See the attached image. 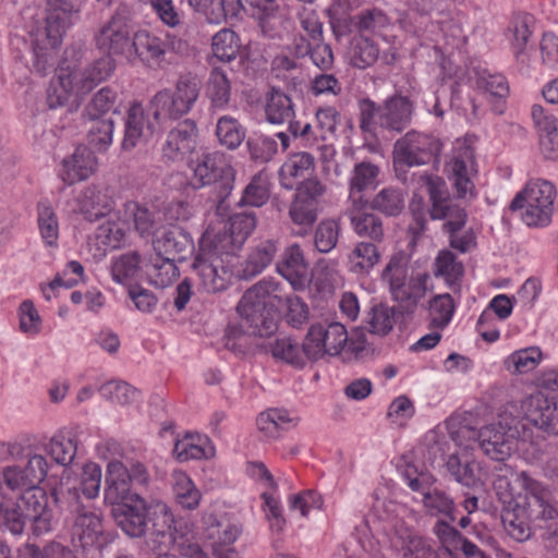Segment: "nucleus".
Segmentation results:
<instances>
[{
	"label": "nucleus",
	"instance_id": "1",
	"mask_svg": "<svg viewBox=\"0 0 558 558\" xmlns=\"http://www.w3.org/2000/svg\"><path fill=\"white\" fill-rule=\"evenodd\" d=\"M287 308V320L299 327L308 317V307L302 299L284 292L280 282L263 279L248 288L236 305L240 324L229 325L225 347L233 353L245 354L251 348V337H269L277 330L280 310Z\"/></svg>",
	"mask_w": 558,
	"mask_h": 558
},
{
	"label": "nucleus",
	"instance_id": "2",
	"mask_svg": "<svg viewBox=\"0 0 558 558\" xmlns=\"http://www.w3.org/2000/svg\"><path fill=\"white\" fill-rule=\"evenodd\" d=\"M47 493L27 494L16 500L0 502V531L17 536L23 534L31 522L35 536L47 534L52 529V510L48 505Z\"/></svg>",
	"mask_w": 558,
	"mask_h": 558
},
{
	"label": "nucleus",
	"instance_id": "3",
	"mask_svg": "<svg viewBox=\"0 0 558 558\" xmlns=\"http://www.w3.org/2000/svg\"><path fill=\"white\" fill-rule=\"evenodd\" d=\"M513 512L512 521L507 520L504 527L518 542L529 539L533 527L542 529L544 523L558 517L551 492L538 481L530 484L521 502L514 505Z\"/></svg>",
	"mask_w": 558,
	"mask_h": 558
},
{
	"label": "nucleus",
	"instance_id": "4",
	"mask_svg": "<svg viewBox=\"0 0 558 558\" xmlns=\"http://www.w3.org/2000/svg\"><path fill=\"white\" fill-rule=\"evenodd\" d=\"M50 497L57 507L62 508L64 502L69 505L73 514L71 541L74 546L86 550L93 547L101 548L106 544L101 519L81 502L78 489L64 490L62 487H53Z\"/></svg>",
	"mask_w": 558,
	"mask_h": 558
},
{
	"label": "nucleus",
	"instance_id": "5",
	"mask_svg": "<svg viewBox=\"0 0 558 558\" xmlns=\"http://www.w3.org/2000/svg\"><path fill=\"white\" fill-rule=\"evenodd\" d=\"M234 255L220 248V245L209 238V231L202 235L191 268L206 292L217 293L228 287L232 277L231 259Z\"/></svg>",
	"mask_w": 558,
	"mask_h": 558
},
{
	"label": "nucleus",
	"instance_id": "6",
	"mask_svg": "<svg viewBox=\"0 0 558 558\" xmlns=\"http://www.w3.org/2000/svg\"><path fill=\"white\" fill-rule=\"evenodd\" d=\"M195 187L209 186L217 214L226 215L230 208V195L234 187L235 170L220 153L203 154L194 167Z\"/></svg>",
	"mask_w": 558,
	"mask_h": 558
},
{
	"label": "nucleus",
	"instance_id": "7",
	"mask_svg": "<svg viewBox=\"0 0 558 558\" xmlns=\"http://www.w3.org/2000/svg\"><path fill=\"white\" fill-rule=\"evenodd\" d=\"M409 258L403 252L393 254L383 270L381 277L389 283V290L395 301L403 305L405 313H413L418 301L427 291V272L417 274L408 281Z\"/></svg>",
	"mask_w": 558,
	"mask_h": 558
},
{
	"label": "nucleus",
	"instance_id": "8",
	"mask_svg": "<svg viewBox=\"0 0 558 558\" xmlns=\"http://www.w3.org/2000/svg\"><path fill=\"white\" fill-rule=\"evenodd\" d=\"M459 434L470 433L481 450L490 459L504 463L515 450L520 436L519 421L511 415H500L497 423L483 426L478 430L461 427Z\"/></svg>",
	"mask_w": 558,
	"mask_h": 558
},
{
	"label": "nucleus",
	"instance_id": "9",
	"mask_svg": "<svg viewBox=\"0 0 558 558\" xmlns=\"http://www.w3.org/2000/svg\"><path fill=\"white\" fill-rule=\"evenodd\" d=\"M132 11L129 5L120 4L111 17L95 33V45L106 56L123 57L132 62Z\"/></svg>",
	"mask_w": 558,
	"mask_h": 558
},
{
	"label": "nucleus",
	"instance_id": "10",
	"mask_svg": "<svg viewBox=\"0 0 558 558\" xmlns=\"http://www.w3.org/2000/svg\"><path fill=\"white\" fill-rule=\"evenodd\" d=\"M556 197L554 184L545 180L530 181L510 204V209L525 208L522 219L527 226H546L551 220Z\"/></svg>",
	"mask_w": 558,
	"mask_h": 558
},
{
	"label": "nucleus",
	"instance_id": "11",
	"mask_svg": "<svg viewBox=\"0 0 558 558\" xmlns=\"http://www.w3.org/2000/svg\"><path fill=\"white\" fill-rule=\"evenodd\" d=\"M493 488L499 501L502 504L501 521L502 524L509 520L512 521L514 514V505H519L524 494L530 489V484L536 480L532 478L524 471H517L507 463H498L493 469Z\"/></svg>",
	"mask_w": 558,
	"mask_h": 558
},
{
	"label": "nucleus",
	"instance_id": "12",
	"mask_svg": "<svg viewBox=\"0 0 558 558\" xmlns=\"http://www.w3.org/2000/svg\"><path fill=\"white\" fill-rule=\"evenodd\" d=\"M147 545L156 553L166 551L181 535L189 532V526L175 519L171 509L161 500H149Z\"/></svg>",
	"mask_w": 558,
	"mask_h": 558
},
{
	"label": "nucleus",
	"instance_id": "13",
	"mask_svg": "<svg viewBox=\"0 0 558 558\" xmlns=\"http://www.w3.org/2000/svg\"><path fill=\"white\" fill-rule=\"evenodd\" d=\"M48 463L44 456L34 454L26 463L8 465L3 468L1 478L4 485L12 492H19V497L27 494L46 493L39 487L47 476Z\"/></svg>",
	"mask_w": 558,
	"mask_h": 558
},
{
	"label": "nucleus",
	"instance_id": "14",
	"mask_svg": "<svg viewBox=\"0 0 558 558\" xmlns=\"http://www.w3.org/2000/svg\"><path fill=\"white\" fill-rule=\"evenodd\" d=\"M440 149L439 140L428 134L410 131L395 143L393 158L399 165L421 166L436 159Z\"/></svg>",
	"mask_w": 558,
	"mask_h": 558
},
{
	"label": "nucleus",
	"instance_id": "15",
	"mask_svg": "<svg viewBox=\"0 0 558 558\" xmlns=\"http://www.w3.org/2000/svg\"><path fill=\"white\" fill-rule=\"evenodd\" d=\"M427 189L432 202L430 217L446 220L444 230L447 233L463 229L468 215L463 208L449 199L445 182L439 179L428 180Z\"/></svg>",
	"mask_w": 558,
	"mask_h": 558
},
{
	"label": "nucleus",
	"instance_id": "16",
	"mask_svg": "<svg viewBox=\"0 0 558 558\" xmlns=\"http://www.w3.org/2000/svg\"><path fill=\"white\" fill-rule=\"evenodd\" d=\"M149 501L142 496H135L129 504L116 506L111 515L116 525L131 538H142L148 532Z\"/></svg>",
	"mask_w": 558,
	"mask_h": 558
},
{
	"label": "nucleus",
	"instance_id": "17",
	"mask_svg": "<svg viewBox=\"0 0 558 558\" xmlns=\"http://www.w3.org/2000/svg\"><path fill=\"white\" fill-rule=\"evenodd\" d=\"M231 209L232 207L230 206L225 215L229 219V229L217 233L209 232V238L219 244L220 248L236 254L256 228L257 218L253 210L230 214Z\"/></svg>",
	"mask_w": 558,
	"mask_h": 558
},
{
	"label": "nucleus",
	"instance_id": "18",
	"mask_svg": "<svg viewBox=\"0 0 558 558\" xmlns=\"http://www.w3.org/2000/svg\"><path fill=\"white\" fill-rule=\"evenodd\" d=\"M156 255L183 262L194 252L191 234L178 225L160 227L153 241Z\"/></svg>",
	"mask_w": 558,
	"mask_h": 558
},
{
	"label": "nucleus",
	"instance_id": "19",
	"mask_svg": "<svg viewBox=\"0 0 558 558\" xmlns=\"http://www.w3.org/2000/svg\"><path fill=\"white\" fill-rule=\"evenodd\" d=\"M525 418L549 435L558 436V400L538 391L522 405Z\"/></svg>",
	"mask_w": 558,
	"mask_h": 558
},
{
	"label": "nucleus",
	"instance_id": "20",
	"mask_svg": "<svg viewBox=\"0 0 558 558\" xmlns=\"http://www.w3.org/2000/svg\"><path fill=\"white\" fill-rule=\"evenodd\" d=\"M78 12L76 0H48L47 15L39 27L40 37H50L52 43H62L63 35Z\"/></svg>",
	"mask_w": 558,
	"mask_h": 558
},
{
	"label": "nucleus",
	"instance_id": "21",
	"mask_svg": "<svg viewBox=\"0 0 558 558\" xmlns=\"http://www.w3.org/2000/svg\"><path fill=\"white\" fill-rule=\"evenodd\" d=\"M413 104L401 95L387 98L379 110V129L391 133H401L412 122Z\"/></svg>",
	"mask_w": 558,
	"mask_h": 558
},
{
	"label": "nucleus",
	"instance_id": "22",
	"mask_svg": "<svg viewBox=\"0 0 558 558\" xmlns=\"http://www.w3.org/2000/svg\"><path fill=\"white\" fill-rule=\"evenodd\" d=\"M276 269L293 289H303L307 282L308 264L303 250L296 243L287 246L281 253Z\"/></svg>",
	"mask_w": 558,
	"mask_h": 558
},
{
	"label": "nucleus",
	"instance_id": "23",
	"mask_svg": "<svg viewBox=\"0 0 558 558\" xmlns=\"http://www.w3.org/2000/svg\"><path fill=\"white\" fill-rule=\"evenodd\" d=\"M126 465L118 460H112L107 465L105 487V501L116 508L122 502L129 504L135 496H141L131 490V484L126 480Z\"/></svg>",
	"mask_w": 558,
	"mask_h": 558
},
{
	"label": "nucleus",
	"instance_id": "24",
	"mask_svg": "<svg viewBox=\"0 0 558 558\" xmlns=\"http://www.w3.org/2000/svg\"><path fill=\"white\" fill-rule=\"evenodd\" d=\"M197 136L195 121L186 119L177 124L167 135L162 155L168 160H179L192 151Z\"/></svg>",
	"mask_w": 558,
	"mask_h": 558
},
{
	"label": "nucleus",
	"instance_id": "25",
	"mask_svg": "<svg viewBox=\"0 0 558 558\" xmlns=\"http://www.w3.org/2000/svg\"><path fill=\"white\" fill-rule=\"evenodd\" d=\"M96 166L97 160L90 149L85 146L77 147L71 158L63 160L61 178L64 183L72 185L89 178Z\"/></svg>",
	"mask_w": 558,
	"mask_h": 558
},
{
	"label": "nucleus",
	"instance_id": "26",
	"mask_svg": "<svg viewBox=\"0 0 558 558\" xmlns=\"http://www.w3.org/2000/svg\"><path fill=\"white\" fill-rule=\"evenodd\" d=\"M532 118L542 132L541 149L548 159H558V120L539 105L532 107Z\"/></svg>",
	"mask_w": 558,
	"mask_h": 558
},
{
	"label": "nucleus",
	"instance_id": "27",
	"mask_svg": "<svg viewBox=\"0 0 558 558\" xmlns=\"http://www.w3.org/2000/svg\"><path fill=\"white\" fill-rule=\"evenodd\" d=\"M32 40V68L39 75L45 76L54 69L56 50L61 43H52L50 37H40L39 27L36 26L31 33Z\"/></svg>",
	"mask_w": 558,
	"mask_h": 558
},
{
	"label": "nucleus",
	"instance_id": "28",
	"mask_svg": "<svg viewBox=\"0 0 558 558\" xmlns=\"http://www.w3.org/2000/svg\"><path fill=\"white\" fill-rule=\"evenodd\" d=\"M153 133L151 125L147 121L144 109L140 104H133L126 113L124 121L123 150H132L140 141Z\"/></svg>",
	"mask_w": 558,
	"mask_h": 558
},
{
	"label": "nucleus",
	"instance_id": "29",
	"mask_svg": "<svg viewBox=\"0 0 558 558\" xmlns=\"http://www.w3.org/2000/svg\"><path fill=\"white\" fill-rule=\"evenodd\" d=\"M166 53L165 43L148 31L134 32L132 37V62L140 59L143 62H159Z\"/></svg>",
	"mask_w": 558,
	"mask_h": 558
},
{
	"label": "nucleus",
	"instance_id": "30",
	"mask_svg": "<svg viewBox=\"0 0 558 558\" xmlns=\"http://www.w3.org/2000/svg\"><path fill=\"white\" fill-rule=\"evenodd\" d=\"M114 68V59L104 54L86 66L82 72L74 74L73 82L83 93L89 92L97 84L107 80L112 74Z\"/></svg>",
	"mask_w": 558,
	"mask_h": 558
},
{
	"label": "nucleus",
	"instance_id": "31",
	"mask_svg": "<svg viewBox=\"0 0 558 558\" xmlns=\"http://www.w3.org/2000/svg\"><path fill=\"white\" fill-rule=\"evenodd\" d=\"M314 169V157L310 153L294 154L280 169L281 185L291 190L298 181L311 179Z\"/></svg>",
	"mask_w": 558,
	"mask_h": 558
},
{
	"label": "nucleus",
	"instance_id": "32",
	"mask_svg": "<svg viewBox=\"0 0 558 558\" xmlns=\"http://www.w3.org/2000/svg\"><path fill=\"white\" fill-rule=\"evenodd\" d=\"M206 97L209 99L210 109L223 110L231 99V84L226 71L220 66H213L206 82Z\"/></svg>",
	"mask_w": 558,
	"mask_h": 558
},
{
	"label": "nucleus",
	"instance_id": "33",
	"mask_svg": "<svg viewBox=\"0 0 558 558\" xmlns=\"http://www.w3.org/2000/svg\"><path fill=\"white\" fill-rule=\"evenodd\" d=\"M277 252V241L264 240L259 242L247 256L241 270V278L247 280L259 275L271 264Z\"/></svg>",
	"mask_w": 558,
	"mask_h": 558
},
{
	"label": "nucleus",
	"instance_id": "34",
	"mask_svg": "<svg viewBox=\"0 0 558 558\" xmlns=\"http://www.w3.org/2000/svg\"><path fill=\"white\" fill-rule=\"evenodd\" d=\"M433 274L444 278L447 286L453 291L460 290V280L464 275V266L458 260L454 253L445 248L439 251L434 262Z\"/></svg>",
	"mask_w": 558,
	"mask_h": 558
},
{
	"label": "nucleus",
	"instance_id": "35",
	"mask_svg": "<svg viewBox=\"0 0 558 558\" xmlns=\"http://www.w3.org/2000/svg\"><path fill=\"white\" fill-rule=\"evenodd\" d=\"M266 120L271 124H283L294 118L291 98L276 87H271L266 95Z\"/></svg>",
	"mask_w": 558,
	"mask_h": 558
},
{
	"label": "nucleus",
	"instance_id": "36",
	"mask_svg": "<svg viewBox=\"0 0 558 558\" xmlns=\"http://www.w3.org/2000/svg\"><path fill=\"white\" fill-rule=\"evenodd\" d=\"M366 204L369 209L379 211L386 217H397L404 209V194L398 187H384Z\"/></svg>",
	"mask_w": 558,
	"mask_h": 558
},
{
	"label": "nucleus",
	"instance_id": "37",
	"mask_svg": "<svg viewBox=\"0 0 558 558\" xmlns=\"http://www.w3.org/2000/svg\"><path fill=\"white\" fill-rule=\"evenodd\" d=\"M149 111L159 123L167 120H177L186 114L170 89L159 90L150 99Z\"/></svg>",
	"mask_w": 558,
	"mask_h": 558
},
{
	"label": "nucleus",
	"instance_id": "38",
	"mask_svg": "<svg viewBox=\"0 0 558 558\" xmlns=\"http://www.w3.org/2000/svg\"><path fill=\"white\" fill-rule=\"evenodd\" d=\"M403 305L398 307H389L386 304L378 303L372 306L367 318V330L371 333L386 336L393 328L395 317L397 314H403Z\"/></svg>",
	"mask_w": 558,
	"mask_h": 558
},
{
	"label": "nucleus",
	"instance_id": "39",
	"mask_svg": "<svg viewBox=\"0 0 558 558\" xmlns=\"http://www.w3.org/2000/svg\"><path fill=\"white\" fill-rule=\"evenodd\" d=\"M378 173L379 168L369 161L356 163L350 179V198L361 201L363 191L375 187Z\"/></svg>",
	"mask_w": 558,
	"mask_h": 558
},
{
	"label": "nucleus",
	"instance_id": "40",
	"mask_svg": "<svg viewBox=\"0 0 558 558\" xmlns=\"http://www.w3.org/2000/svg\"><path fill=\"white\" fill-rule=\"evenodd\" d=\"M118 95L110 87H102L86 105L82 117L83 119H96V118H108L117 114V108L114 104Z\"/></svg>",
	"mask_w": 558,
	"mask_h": 558
},
{
	"label": "nucleus",
	"instance_id": "41",
	"mask_svg": "<svg viewBox=\"0 0 558 558\" xmlns=\"http://www.w3.org/2000/svg\"><path fill=\"white\" fill-rule=\"evenodd\" d=\"M422 504L429 515H442L451 522H454L457 519L453 498L440 488L426 490Z\"/></svg>",
	"mask_w": 558,
	"mask_h": 558
},
{
	"label": "nucleus",
	"instance_id": "42",
	"mask_svg": "<svg viewBox=\"0 0 558 558\" xmlns=\"http://www.w3.org/2000/svg\"><path fill=\"white\" fill-rule=\"evenodd\" d=\"M201 87L202 82L196 74L189 72L179 76L172 95L186 113L191 111L198 99Z\"/></svg>",
	"mask_w": 558,
	"mask_h": 558
},
{
	"label": "nucleus",
	"instance_id": "43",
	"mask_svg": "<svg viewBox=\"0 0 558 558\" xmlns=\"http://www.w3.org/2000/svg\"><path fill=\"white\" fill-rule=\"evenodd\" d=\"M89 123L87 131V142L99 151H105L112 143L114 121L112 117L84 119Z\"/></svg>",
	"mask_w": 558,
	"mask_h": 558
},
{
	"label": "nucleus",
	"instance_id": "44",
	"mask_svg": "<svg viewBox=\"0 0 558 558\" xmlns=\"http://www.w3.org/2000/svg\"><path fill=\"white\" fill-rule=\"evenodd\" d=\"M240 48V37L232 29L223 28L213 36V54L219 61L231 62L239 54Z\"/></svg>",
	"mask_w": 558,
	"mask_h": 558
},
{
	"label": "nucleus",
	"instance_id": "45",
	"mask_svg": "<svg viewBox=\"0 0 558 558\" xmlns=\"http://www.w3.org/2000/svg\"><path fill=\"white\" fill-rule=\"evenodd\" d=\"M465 159L456 156L450 162V169L454 178V186L459 197H465L468 193H472L474 184L471 181L473 169V157L469 150H465Z\"/></svg>",
	"mask_w": 558,
	"mask_h": 558
},
{
	"label": "nucleus",
	"instance_id": "46",
	"mask_svg": "<svg viewBox=\"0 0 558 558\" xmlns=\"http://www.w3.org/2000/svg\"><path fill=\"white\" fill-rule=\"evenodd\" d=\"M269 196L270 192L267 180L262 173H257L245 186L239 201L234 203V208L245 206L262 207L268 202Z\"/></svg>",
	"mask_w": 558,
	"mask_h": 558
},
{
	"label": "nucleus",
	"instance_id": "47",
	"mask_svg": "<svg viewBox=\"0 0 558 558\" xmlns=\"http://www.w3.org/2000/svg\"><path fill=\"white\" fill-rule=\"evenodd\" d=\"M380 258V253L374 243L360 242L349 254L348 259L351 271L367 274Z\"/></svg>",
	"mask_w": 558,
	"mask_h": 558
},
{
	"label": "nucleus",
	"instance_id": "48",
	"mask_svg": "<svg viewBox=\"0 0 558 558\" xmlns=\"http://www.w3.org/2000/svg\"><path fill=\"white\" fill-rule=\"evenodd\" d=\"M216 135L222 146L235 149L244 141L245 130L235 118L222 116L217 121Z\"/></svg>",
	"mask_w": 558,
	"mask_h": 558
},
{
	"label": "nucleus",
	"instance_id": "49",
	"mask_svg": "<svg viewBox=\"0 0 558 558\" xmlns=\"http://www.w3.org/2000/svg\"><path fill=\"white\" fill-rule=\"evenodd\" d=\"M111 201L95 187H87L81 199V208L89 221L105 217L111 210Z\"/></svg>",
	"mask_w": 558,
	"mask_h": 558
},
{
	"label": "nucleus",
	"instance_id": "50",
	"mask_svg": "<svg viewBox=\"0 0 558 558\" xmlns=\"http://www.w3.org/2000/svg\"><path fill=\"white\" fill-rule=\"evenodd\" d=\"M175 262L177 260L169 257L156 255V257L150 260V265L147 266V275L150 282L158 288H165L171 284L179 276Z\"/></svg>",
	"mask_w": 558,
	"mask_h": 558
},
{
	"label": "nucleus",
	"instance_id": "51",
	"mask_svg": "<svg viewBox=\"0 0 558 558\" xmlns=\"http://www.w3.org/2000/svg\"><path fill=\"white\" fill-rule=\"evenodd\" d=\"M533 22V17L525 13H520L513 16L508 28V39L511 43V47L515 52V57L519 60L523 54L524 48L532 34L530 26Z\"/></svg>",
	"mask_w": 558,
	"mask_h": 558
},
{
	"label": "nucleus",
	"instance_id": "52",
	"mask_svg": "<svg viewBox=\"0 0 558 558\" xmlns=\"http://www.w3.org/2000/svg\"><path fill=\"white\" fill-rule=\"evenodd\" d=\"M341 228L335 219L322 220L314 231V246L323 254L331 252L338 241Z\"/></svg>",
	"mask_w": 558,
	"mask_h": 558
},
{
	"label": "nucleus",
	"instance_id": "53",
	"mask_svg": "<svg viewBox=\"0 0 558 558\" xmlns=\"http://www.w3.org/2000/svg\"><path fill=\"white\" fill-rule=\"evenodd\" d=\"M173 492L182 508L193 510L199 505L202 495L186 474H174Z\"/></svg>",
	"mask_w": 558,
	"mask_h": 558
},
{
	"label": "nucleus",
	"instance_id": "54",
	"mask_svg": "<svg viewBox=\"0 0 558 558\" xmlns=\"http://www.w3.org/2000/svg\"><path fill=\"white\" fill-rule=\"evenodd\" d=\"M354 231L360 236L369 238L374 242H381L385 229L380 217L373 213H362L351 218Z\"/></svg>",
	"mask_w": 558,
	"mask_h": 558
},
{
	"label": "nucleus",
	"instance_id": "55",
	"mask_svg": "<svg viewBox=\"0 0 558 558\" xmlns=\"http://www.w3.org/2000/svg\"><path fill=\"white\" fill-rule=\"evenodd\" d=\"M269 350L276 360H281L295 367L305 365L301 347L291 338L276 339L269 343Z\"/></svg>",
	"mask_w": 558,
	"mask_h": 558
},
{
	"label": "nucleus",
	"instance_id": "56",
	"mask_svg": "<svg viewBox=\"0 0 558 558\" xmlns=\"http://www.w3.org/2000/svg\"><path fill=\"white\" fill-rule=\"evenodd\" d=\"M379 53L377 44L373 39L362 36L353 45L351 63L355 68L366 69L378 60Z\"/></svg>",
	"mask_w": 558,
	"mask_h": 558
},
{
	"label": "nucleus",
	"instance_id": "57",
	"mask_svg": "<svg viewBox=\"0 0 558 558\" xmlns=\"http://www.w3.org/2000/svg\"><path fill=\"white\" fill-rule=\"evenodd\" d=\"M48 454L60 465L71 464L76 456V441L64 435H56L46 448Z\"/></svg>",
	"mask_w": 558,
	"mask_h": 558
},
{
	"label": "nucleus",
	"instance_id": "58",
	"mask_svg": "<svg viewBox=\"0 0 558 558\" xmlns=\"http://www.w3.org/2000/svg\"><path fill=\"white\" fill-rule=\"evenodd\" d=\"M38 228L41 239L48 246H56L59 238V223L51 207L40 204L38 207Z\"/></svg>",
	"mask_w": 558,
	"mask_h": 558
},
{
	"label": "nucleus",
	"instance_id": "59",
	"mask_svg": "<svg viewBox=\"0 0 558 558\" xmlns=\"http://www.w3.org/2000/svg\"><path fill=\"white\" fill-rule=\"evenodd\" d=\"M447 472L460 484L474 487L480 483L474 465L468 461L462 462L457 454H450L446 461Z\"/></svg>",
	"mask_w": 558,
	"mask_h": 558
},
{
	"label": "nucleus",
	"instance_id": "60",
	"mask_svg": "<svg viewBox=\"0 0 558 558\" xmlns=\"http://www.w3.org/2000/svg\"><path fill=\"white\" fill-rule=\"evenodd\" d=\"M432 325L438 328L446 327L454 312V303L450 294L444 293L434 296L429 302Z\"/></svg>",
	"mask_w": 558,
	"mask_h": 558
},
{
	"label": "nucleus",
	"instance_id": "61",
	"mask_svg": "<svg viewBox=\"0 0 558 558\" xmlns=\"http://www.w3.org/2000/svg\"><path fill=\"white\" fill-rule=\"evenodd\" d=\"M246 146L251 158L255 162L266 163L277 154V142L275 138L266 135L250 137Z\"/></svg>",
	"mask_w": 558,
	"mask_h": 558
},
{
	"label": "nucleus",
	"instance_id": "62",
	"mask_svg": "<svg viewBox=\"0 0 558 558\" xmlns=\"http://www.w3.org/2000/svg\"><path fill=\"white\" fill-rule=\"evenodd\" d=\"M304 361H317L326 355L323 340V324L311 326L301 345Z\"/></svg>",
	"mask_w": 558,
	"mask_h": 558
},
{
	"label": "nucleus",
	"instance_id": "63",
	"mask_svg": "<svg viewBox=\"0 0 558 558\" xmlns=\"http://www.w3.org/2000/svg\"><path fill=\"white\" fill-rule=\"evenodd\" d=\"M140 260L141 258L137 252H130L114 259L111 265L113 280L122 283L133 278L138 271Z\"/></svg>",
	"mask_w": 558,
	"mask_h": 558
},
{
	"label": "nucleus",
	"instance_id": "64",
	"mask_svg": "<svg viewBox=\"0 0 558 558\" xmlns=\"http://www.w3.org/2000/svg\"><path fill=\"white\" fill-rule=\"evenodd\" d=\"M323 340L326 354L331 356L338 355L348 342L345 327L340 323L323 325Z\"/></svg>",
	"mask_w": 558,
	"mask_h": 558
}]
</instances>
